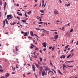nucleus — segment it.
<instances>
[{
    "label": "nucleus",
    "mask_w": 78,
    "mask_h": 78,
    "mask_svg": "<svg viewBox=\"0 0 78 78\" xmlns=\"http://www.w3.org/2000/svg\"><path fill=\"white\" fill-rule=\"evenodd\" d=\"M31 45L32 47H34V46L33 44H31Z\"/></svg>",
    "instance_id": "45"
},
{
    "label": "nucleus",
    "mask_w": 78,
    "mask_h": 78,
    "mask_svg": "<svg viewBox=\"0 0 78 78\" xmlns=\"http://www.w3.org/2000/svg\"><path fill=\"white\" fill-rule=\"evenodd\" d=\"M32 67L33 70L34 72H35L36 70L35 69V66H34V65L32 66Z\"/></svg>",
    "instance_id": "7"
},
{
    "label": "nucleus",
    "mask_w": 78,
    "mask_h": 78,
    "mask_svg": "<svg viewBox=\"0 0 78 78\" xmlns=\"http://www.w3.org/2000/svg\"><path fill=\"white\" fill-rule=\"evenodd\" d=\"M12 70L14 71V70H15V69H16V68L14 67L13 68H12Z\"/></svg>",
    "instance_id": "34"
},
{
    "label": "nucleus",
    "mask_w": 78,
    "mask_h": 78,
    "mask_svg": "<svg viewBox=\"0 0 78 78\" xmlns=\"http://www.w3.org/2000/svg\"><path fill=\"white\" fill-rule=\"evenodd\" d=\"M40 52L41 53H42V50H40Z\"/></svg>",
    "instance_id": "53"
},
{
    "label": "nucleus",
    "mask_w": 78,
    "mask_h": 78,
    "mask_svg": "<svg viewBox=\"0 0 78 78\" xmlns=\"http://www.w3.org/2000/svg\"><path fill=\"white\" fill-rule=\"evenodd\" d=\"M39 59L40 61H42V58L41 57L39 58Z\"/></svg>",
    "instance_id": "28"
},
{
    "label": "nucleus",
    "mask_w": 78,
    "mask_h": 78,
    "mask_svg": "<svg viewBox=\"0 0 78 78\" xmlns=\"http://www.w3.org/2000/svg\"><path fill=\"white\" fill-rule=\"evenodd\" d=\"M9 75H10V74L9 73H6V74H5V78H7V77L9 76Z\"/></svg>",
    "instance_id": "6"
},
{
    "label": "nucleus",
    "mask_w": 78,
    "mask_h": 78,
    "mask_svg": "<svg viewBox=\"0 0 78 78\" xmlns=\"http://www.w3.org/2000/svg\"><path fill=\"white\" fill-rule=\"evenodd\" d=\"M18 23H17V24H18V25H19L20 24V21L18 22Z\"/></svg>",
    "instance_id": "46"
},
{
    "label": "nucleus",
    "mask_w": 78,
    "mask_h": 78,
    "mask_svg": "<svg viewBox=\"0 0 78 78\" xmlns=\"http://www.w3.org/2000/svg\"><path fill=\"white\" fill-rule=\"evenodd\" d=\"M71 55L70 54V55H69L67 57V59H69V58L70 57V56H71Z\"/></svg>",
    "instance_id": "25"
},
{
    "label": "nucleus",
    "mask_w": 78,
    "mask_h": 78,
    "mask_svg": "<svg viewBox=\"0 0 78 78\" xmlns=\"http://www.w3.org/2000/svg\"><path fill=\"white\" fill-rule=\"evenodd\" d=\"M76 45H78V41H77V43H76Z\"/></svg>",
    "instance_id": "61"
},
{
    "label": "nucleus",
    "mask_w": 78,
    "mask_h": 78,
    "mask_svg": "<svg viewBox=\"0 0 78 78\" xmlns=\"http://www.w3.org/2000/svg\"><path fill=\"white\" fill-rule=\"evenodd\" d=\"M34 36H36L37 37H38V38H39V36H37V34H34Z\"/></svg>",
    "instance_id": "31"
},
{
    "label": "nucleus",
    "mask_w": 78,
    "mask_h": 78,
    "mask_svg": "<svg viewBox=\"0 0 78 78\" xmlns=\"http://www.w3.org/2000/svg\"><path fill=\"white\" fill-rule=\"evenodd\" d=\"M5 20L6 22V24H8V20H7L6 19H5Z\"/></svg>",
    "instance_id": "20"
},
{
    "label": "nucleus",
    "mask_w": 78,
    "mask_h": 78,
    "mask_svg": "<svg viewBox=\"0 0 78 78\" xmlns=\"http://www.w3.org/2000/svg\"><path fill=\"white\" fill-rule=\"evenodd\" d=\"M55 34H58V33L55 32H54Z\"/></svg>",
    "instance_id": "63"
},
{
    "label": "nucleus",
    "mask_w": 78,
    "mask_h": 78,
    "mask_svg": "<svg viewBox=\"0 0 78 78\" xmlns=\"http://www.w3.org/2000/svg\"><path fill=\"white\" fill-rule=\"evenodd\" d=\"M0 72H3V69H0Z\"/></svg>",
    "instance_id": "40"
},
{
    "label": "nucleus",
    "mask_w": 78,
    "mask_h": 78,
    "mask_svg": "<svg viewBox=\"0 0 78 78\" xmlns=\"http://www.w3.org/2000/svg\"><path fill=\"white\" fill-rule=\"evenodd\" d=\"M58 35H55L54 37V39H58Z\"/></svg>",
    "instance_id": "12"
},
{
    "label": "nucleus",
    "mask_w": 78,
    "mask_h": 78,
    "mask_svg": "<svg viewBox=\"0 0 78 78\" xmlns=\"http://www.w3.org/2000/svg\"><path fill=\"white\" fill-rule=\"evenodd\" d=\"M16 23V22L13 23L11 24V25H15Z\"/></svg>",
    "instance_id": "18"
},
{
    "label": "nucleus",
    "mask_w": 78,
    "mask_h": 78,
    "mask_svg": "<svg viewBox=\"0 0 78 78\" xmlns=\"http://www.w3.org/2000/svg\"><path fill=\"white\" fill-rule=\"evenodd\" d=\"M44 25H47V23H44Z\"/></svg>",
    "instance_id": "56"
},
{
    "label": "nucleus",
    "mask_w": 78,
    "mask_h": 78,
    "mask_svg": "<svg viewBox=\"0 0 78 78\" xmlns=\"http://www.w3.org/2000/svg\"><path fill=\"white\" fill-rule=\"evenodd\" d=\"M24 33H25V34L24 35V36H27V32L25 33L24 32Z\"/></svg>",
    "instance_id": "15"
},
{
    "label": "nucleus",
    "mask_w": 78,
    "mask_h": 78,
    "mask_svg": "<svg viewBox=\"0 0 78 78\" xmlns=\"http://www.w3.org/2000/svg\"><path fill=\"white\" fill-rule=\"evenodd\" d=\"M59 1L60 3H62V1H61V0H59Z\"/></svg>",
    "instance_id": "57"
},
{
    "label": "nucleus",
    "mask_w": 78,
    "mask_h": 78,
    "mask_svg": "<svg viewBox=\"0 0 78 78\" xmlns=\"http://www.w3.org/2000/svg\"><path fill=\"white\" fill-rule=\"evenodd\" d=\"M15 48H16V53L17 52V51H18V46H16L15 47Z\"/></svg>",
    "instance_id": "11"
},
{
    "label": "nucleus",
    "mask_w": 78,
    "mask_h": 78,
    "mask_svg": "<svg viewBox=\"0 0 78 78\" xmlns=\"http://www.w3.org/2000/svg\"><path fill=\"white\" fill-rule=\"evenodd\" d=\"M51 48H52V47H49V49H51Z\"/></svg>",
    "instance_id": "52"
},
{
    "label": "nucleus",
    "mask_w": 78,
    "mask_h": 78,
    "mask_svg": "<svg viewBox=\"0 0 78 78\" xmlns=\"http://www.w3.org/2000/svg\"><path fill=\"white\" fill-rule=\"evenodd\" d=\"M58 72L60 74V75H62V73H61V71H60V70H58Z\"/></svg>",
    "instance_id": "17"
},
{
    "label": "nucleus",
    "mask_w": 78,
    "mask_h": 78,
    "mask_svg": "<svg viewBox=\"0 0 78 78\" xmlns=\"http://www.w3.org/2000/svg\"><path fill=\"white\" fill-rule=\"evenodd\" d=\"M17 6H19V4H17L16 5Z\"/></svg>",
    "instance_id": "62"
},
{
    "label": "nucleus",
    "mask_w": 78,
    "mask_h": 78,
    "mask_svg": "<svg viewBox=\"0 0 78 78\" xmlns=\"http://www.w3.org/2000/svg\"><path fill=\"white\" fill-rule=\"evenodd\" d=\"M4 5H5V6H6V2H5Z\"/></svg>",
    "instance_id": "55"
},
{
    "label": "nucleus",
    "mask_w": 78,
    "mask_h": 78,
    "mask_svg": "<svg viewBox=\"0 0 78 78\" xmlns=\"http://www.w3.org/2000/svg\"><path fill=\"white\" fill-rule=\"evenodd\" d=\"M44 23V22H38V24H42V23Z\"/></svg>",
    "instance_id": "24"
},
{
    "label": "nucleus",
    "mask_w": 78,
    "mask_h": 78,
    "mask_svg": "<svg viewBox=\"0 0 78 78\" xmlns=\"http://www.w3.org/2000/svg\"><path fill=\"white\" fill-rule=\"evenodd\" d=\"M40 12H41L42 13H44V10H41Z\"/></svg>",
    "instance_id": "29"
},
{
    "label": "nucleus",
    "mask_w": 78,
    "mask_h": 78,
    "mask_svg": "<svg viewBox=\"0 0 78 78\" xmlns=\"http://www.w3.org/2000/svg\"><path fill=\"white\" fill-rule=\"evenodd\" d=\"M43 31L44 33H45L46 34H47V35H49V31L47 30H44Z\"/></svg>",
    "instance_id": "3"
},
{
    "label": "nucleus",
    "mask_w": 78,
    "mask_h": 78,
    "mask_svg": "<svg viewBox=\"0 0 78 78\" xmlns=\"http://www.w3.org/2000/svg\"><path fill=\"white\" fill-rule=\"evenodd\" d=\"M1 78H5V77H3V76H1Z\"/></svg>",
    "instance_id": "64"
},
{
    "label": "nucleus",
    "mask_w": 78,
    "mask_h": 78,
    "mask_svg": "<svg viewBox=\"0 0 78 78\" xmlns=\"http://www.w3.org/2000/svg\"><path fill=\"white\" fill-rule=\"evenodd\" d=\"M66 65L64 64L63 65V66H62V67H66Z\"/></svg>",
    "instance_id": "38"
},
{
    "label": "nucleus",
    "mask_w": 78,
    "mask_h": 78,
    "mask_svg": "<svg viewBox=\"0 0 78 78\" xmlns=\"http://www.w3.org/2000/svg\"><path fill=\"white\" fill-rule=\"evenodd\" d=\"M18 60H19V59H16V61H17V63H18V64H19V61H18Z\"/></svg>",
    "instance_id": "26"
},
{
    "label": "nucleus",
    "mask_w": 78,
    "mask_h": 78,
    "mask_svg": "<svg viewBox=\"0 0 78 78\" xmlns=\"http://www.w3.org/2000/svg\"><path fill=\"white\" fill-rule=\"evenodd\" d=\"M71 55V56L70 58H71V57H72V56H73L74 54H73V53H72Z\"/></svg>",
    "instance_id": "32"
},
{
    "label": "nucleus",
    "mask_w": 78,
    "mask_h": 78,
    "mask_svg": "<svg viewBox=\"0 0 78 78\" xmlns=\"http://www.w3.org/2000/svg\"><path fill=\"white\" fill-rule=\"evenodd\" d=\"M39 50V48H36L35 49V50Z\"/></svg>",
    "instance_id": "43"
},
{
    "label": "nucleus",
    "mask_w": 78,
    "mask_h": 78,
    "mask_svg": "<svg viewBox=\"0 0 78 78\" xmlns=\"http://www.w3.org/2000/svg\"><path fill=\"white\" fill-rule=\"evenodd\" d=\"M45 70L46 72H47L48 70H49V69L47 67V68H45Z\"/></svg>",
    "instance_id": "14"
},
{
    "label": "nucleus",
    "mask_w": 78,
    "mask_h": 78,
    "mask_svg": "<svg viewBox=\"0 0 78 78\" xmlns=\"http://www.w3.org/2000/svg\"><path fill=\"white\" fill-rule=\"evenodd\" d=\"M31 11H30V12H27V14H31Z\"/></svg>",
    "instance_id": "27"
},
{
    "label": "nucleus",
    "mask_w": 78,
    "mask_h": 78,
    "mask_svg": "<svg viewBox=\"0 0 78 78\" xmlns=\"http://www.w3.org/2000/svg\"><path fill=\"white\" fill-rule=\"evenodd\" d=\"M67 67H73V66H67Z\"/></svg>",
    "instance_id": "47"
},
{
    "label": "nucleus",
    "mask_w": 78,
    "mask_h": 78,
    "mask_svg": "<svg viewBox=\"0 0 78 78\" xmlns=\"http://www.w3.org/2000/svg\"><path fill=\"white\" fill-rule=\"evenodd\" d=\"M50 31H55V30H51Z\"/></svg>",
    "instance_id": "49"
},
{
    "label": "nucleus",
    "mask_w": 78,
    "mask_h": 78,
    "mask_svg": "<svg viewBox=\"0 0 78 78\" xmlns=\"http://www.w3.org/2000/svg\"><path fill=\"white\" fill-rule=\"evenodd\" d=\"M6 5H4V9H5V8H6Z\"/></svg>",
    "instance_id": "50"
},
{
    "label": "nucleus",
    "mask_w": 78,
    "mask_h": 78,
    "mask_svg": "<svg viewBox=\"0 0 78 78\" xmlns=\"http://www.w3.org/2000/svg\"><path fill=\"white\" fill-rule=\"evenodd\" d=\"M35 65L37 69H40V71L42 72V70H43V68L41 66H39V65L37 64L36 63H35Z\"/></svg>",
    "instance_id": "1"
},
{
    "label": "nucleus",
    "mask_w": 78,
    "mask_h": 78,
    "mask_svg": "<svg viewBox=\"0 0 78 78\" xmlns=\"http://www.w3.org/2000/svg\"><path fill=\"white\" fill-rule=\"evenodd\" d=\"M3 23L4 24L3 27H5V20L3 21Z\"/></svg>",
    "instance_id": "22"
},
{
    "label": "nucleus",
    "mask_w": 78,
    "mask_h": 78,
    "mask_svg": "<svg viewBox=\"0 0 78 78\" xmlns=\"http://www.w3.org/2000/svg\"><path fill=\"white\" fill-rule=\"evenodd\" d=\"M73 29H72L70 31V33L73 32Z\"/></svg>",
    "instance_id": "30"
},
{
    "label": "nucleus",
    "mask_w": 78,
    "mask_h": 78,
    "mask_svg": "<svg viewBox=\"0 0 78 78\" xmlns=\"http://www.w3.org/2000/svg\"><path fill=\"white\" fill-rule=\"evenodd\" d=\"M64 28H65V27H62V30H63V31H64L65 30V29H64Z\"/></svg>",
    "instance_id": "21"
},
{
    "label": "nucleus",
    "mask_w": 78,
    "mask_h": 78,
    "mask_svg": "<svg viewBox=\"0 0 78 78\" xmlns=\"http://www.w3.org/2000/svg\"><path fill=\"white\" fill-rule=\"evenodd\" d=\"M42 45H43L44 47V48H46V45H47V44H46V42H44L42 44Z\"/></svg>",
    "instance_id": "5"
},
{
    "label": "nucleus",
    "mask_w": 78,
    "mask_h": 78,
    "mask_svg": "<svg viewBox=\"0 0 78 78\" xmlns=\"http://www.w3.org/2000/svg\"><path fill=\"white\" fill-rule=\"evenodd\" d=\"M17 18L19 20H20V18L18 16H17Z\"/></svg>",
    "instance_id": "54"
},
{
    "label": "nucleus",
    "mask_w": 78,
    "mask_h": 78,
    "mask_svg": "<svg viewBox=\"0 0 78 78\" xmlns=\"http://www.w3.org/2000/svg\"><path fill=\"white\" fill-rule=\"evenodd\" d=\"M34 1L36 3H37V0H34Z\"/></svg>",
    "instance_id": "58"
},
{
    "label": "nucleus",
    "mask_w": 78,
    "mask_h": 78,
    "mask_svg": "<svg viewBox=\"0 0 78 78\" xmlns=\"http://www.w3.org/2000/svg\"><path fill=\"white\" fill-rule=\"evenodd\" d=\"M25 17H28V15H27V14H26V13H25Z\"/></svg>",
    "instance_id": "41"
},
{
    "label": "nucleus",
    "mask_w": 78,
    "mask_h": 78,
    "mask_svg": "<svg viewBox=\"0 0 78 78\" xmlns=\"http://www.w3.org/2000/svg\"><path fill=\"white\" fill-rule=\"evenodd\" d=\"M43 50L44 51H45V50H46V48H44Z\"/></svg>",
    "instance_id": "59"
},
{
    "label": "nucleus",
    "mask_w": 78,
    "mask_h": 78,
    "mask_svg": "<svg viewBox=\"0 0 78 78\" xmlns=\"http://www.w3.org/2000/svg\"><path fill=\"white\" fill-rule=\"evenodd\" d=\"M13 17V16H12V15L11 14L8 15L7 16V19L8 20H9L12 19Z\"/></svg>",
    "instance_id": "2"
},
{
    "label": "nucleus",
    "mask_w": 78,
    "mask_h": 78,
    "mask_svg": "<svg viewBox=\"0 0 78 78\" xmlns=\"http://www.w3.org/2000/svg\"><path fill=\"white\" fill-rule=\"evenodd\" d=\"M0 5L1 6L2 5V1L0 0Z\"/></svg>",
    "instance_id": "23"
},
{
    "label": "nucleus",
    "mask_w": 78,
    "mask_h": 78,
    "mask_svg": "<svg viewBox=\"0 0 78 78\" xmlns=\"http://www.w3.org/2000/svg\"><path fill=\"white\" fill-rule=\"evenodd\" d=\"M66 55H62V56L61 57H60V58H65L66 57Z\"/></svg>",
    "instance_id": "13"
},
{
    "label": "nucleus",
    "mask_w": 78,
    "mask_h": 78,
    "mask_svg": "<svg viewBox=\"0 0 78 78\" xmlns=\"http://www.w3.org/2000/svg\"><path fill=\"white\" fill-rule=\"evenodd\" d=\"M50 64L51 66H53V64H52V63H51V61L50 60Z\"/></svg>",
    "instance_id": "37"
},
{
    "label": "nucleus",
    "mask_w": 78,
    "mask_h": 78,
    "mask_svg": "<svg viewBox=\"0 0 78 78\" xmlns=\"http://www.w3.org/2000/svg\"><path fill=\"white\" fill-rule=\"evenodd\" d=\"M70 23H68L67 24V25L68 26H70Z\"/></svg>",
    "instance_id": "51"
},
{
    "label": "nucleus",
    "mask_w": 78,
    "mask_h": 78,
    "mask_svg": "<svg viewBox=\"0 0 78 78\" xmlns=\"http://www.w3.org/2000/svg\"><path fill=\"white\" fill-rule=\"evenodd\" d=\"M30 34L31 36V37H33L34 35H33V32L32 31H31L30 32Z\"/></svg>",
    "instance_id": "9"
},
{
    "label": "nucleus",
    "mask_w": 78,
    "mask_h": 78,
    "mask_svg": "<svg viewBox=\"0 0 78 78\" xmlns=\"http://www.w3.org/2000/svg\"><path fill=\"white\" fill-rule=\"evenodd\" d=\"M65 6H70V3H69L68 4H65Z\"/></svg>",
    "instance_id": "16"
},
{
    "label": "nucleus",
    "mask_w": 78,
    "mask_h": 78,
    "mask_svg": "<svg viewBox=\"0 0 78 78\" xmlns=\"http://www.w3.org/2000/svg\"><path fill=\"white\" fill-rule=\"evenodd\" d=\"M54 12L55 14V15H56V14H59V13H58V11H57V10H56V9L54 10Z\"/></svg>",
    "instance_id": "4"
},
{
    "label": "nucleus",
    "mask_w": 78,
    "mask_h": 78,
    "mask_svg": "<svg viewBox=\"0 0 78 78\" xmlns=\"http://www.w3.org/2000/svg\"><path fill=\"white\" fill-rule=\"evenodd\" d=\"M21 33L22 34H24V33H25V32H24L23 31H21Z\"/></svg>",
    "instance_id": "39"
},
{
    "label": "nucleus",
    "mask_w": 78,
    "mask_h": 78,
    "mask_svg": "<svg viewBox=\"0 0 78 78\" xmlns=\"http://www.w3.org/2000/svg\"><path fill=\"white\" fill-rule=\"evenodd\" d=\"M63 67V70H64L65 71H66V69H65V67Z\"/></svg>",
    "instance_id": "48"
},
{
    "label": "nucleus",
    "mask_w": 78,
    "mask_h": 78,
    "mask_svg": "<svg viewBox=\"0 0 78 78\" xmlns=\"http://www.w3.org/2000/svg\"><path fill=\"white\" fill-rule=\"evenodd\" d=\"M37 30H40V31L41 30V29L39 28H36Z\"/></svg>",
    "instance_id": "44"
},
{
    "label": "nucleus",
    "mask_w": 78,
    "mask_h": 78,
    "mask_svg": "<svg viewBox=\"0 0 78 78\" xmlns=\"http://www.w3.org/2000/svg\"><path fill=\"white\" fill-rule=\"evenodd\" d=\"M43 5H44V0H42V3Z\"/></svg>",
    "instance_id": "35"
},
{
    "label": "nucleus",
    "mask_w": 78,
    "mask_h": 78,
    "mask_svg": "<svg viewBox=\"0 0 78 78\" xmlns=\"http://www.w3.org/2000/svg\"><path fill=\"white\" fill-rule=\"evenodd\" d=\"M3 68L2 67L1 65H0V69H2Z\"/></svg>",
    "instance_id": "60"
},
{
    "label": "nucleus",
    "mask_w": 78,
    "mask_h": 78,
    "mask_svg": "<svg viewBox=\"0 0 78 78\" xmlns=\"http://www.w3.org/2000/svg\"><path fill=\"white\" fill-rule=\"evenodd\" d=\"M68 62H69V63H70V62H73V61H68Z\"/></svg>",
    "instance_id": "36"
},
{
    "label": "nucleus",
    "mask_w": 78,
    "mask_h": 78,
    "mask_svg": "<svg viewBox=\"0 0 78 78\" xmlns=\"http://www.w3.org/2000/svg\"><path fill=\"white\" fill-rule=\"evenodd\" d=\"M41 73H42V76H44V75H45V71H43Z\"/></svg>",
    "instance_id": "8"
},
{
    "label": "nucleus",
    "mask_w": 78,
    "mask_h": 78,
    "mask_svg": "<svg viewBox=\"0 0 78 78\" xmlns=\"http://www.w3.org/2000/svg\"><path fill=\"white\" fill-rule=\"evenodd\" d=\"M21 22H27V20H22Z\"/></svg>",
    "instance_id": "19"
},
{
    "label": "nucleus",
    "mask_w": 78,
    "mask_h": 78,
    "mask_svg": "<svg viewBox=\"0 0 78 78\" xmlns=\"http://www.w3.org/2000/svg\"><path fill=\"white\" fill-rule=\"evenodd\" d=\"M18 16H22V14L21 12H17L16 13Z\"/></svg>",
    "instance_id": "10"
},
{
    "label": "nucleus",
    "mask_w": 78,
    "mask_h": 78,
    "mask_svg": "<svg viewBox=\"0 0 78 78\" xmlns=\"http://www.w3.org/2000/svg\"><path fill=\"white\" fill-rule=\"evenodd\" d=\"M69 45H67L66 47H65V48L66 49V48H68V47H69Z\"/></svg>",
    "instance_id": "33"
},
{
    "label": "nucleus",
    "mask_w": 78,
    "mask_h": 78,
    "mask_svg": "<svg viewBox=\"0 0 78 78\" xmlns=\"http://www.w3.org/2000/svg\"><path fill=\"white\" fill-rule=\"evenodd\" d=\"M45 36V34H41V36Z\"/></svg>",
    "instance_id": "42"
}]
</instances>
